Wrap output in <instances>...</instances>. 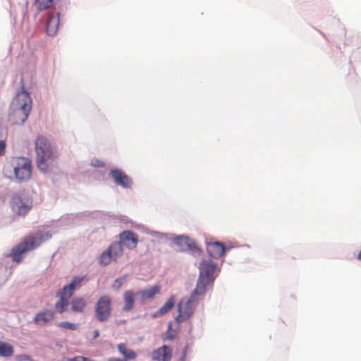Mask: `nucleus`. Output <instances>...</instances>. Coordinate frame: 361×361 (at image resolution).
<instances>
[{"instance_id":"obj_1","label":"nucleus","mask_w":361,"mask_h":361,"mask_svg":"<svg viewBox=\"0 0 361 361\" xmlns=\"http://www.w3.org/2000/svg\"><path fill=\"white\" fill-rule=\"evenodd\" d=\"M8 119L16 125H22L27 120L32 109V99L25 90L18 92L11 102Z\"/></svg>"},{"instance_id":"obj_2","label":"nucleus","mask_w":361,"mask_h":361,"mask_svg":"<svg viewBox=\"0 0 361 361\" xmlns=\"http://www.w3.org/2000/svg\"><path fill=\"white\" fill-rule=\"evenodd\" d=\"M36 161L39 169L47 171L49 165L54 161L55 155L53 149L44 137L39 136L35 140Z\"/></svg>"},{"instance_id":"obj_3","label":"nucleus","mask_w":361,"mask_h":361,"mask_svg":"<svg viewBox=\"0 0 361 361\" xmlns=\"http://www.w3.org/2000/svg\"><path fill=\"white\" fill-rule=\"evenodd\" d=\"M42 240V236L35 237L33 235H28L24 238L20 243L11 250V256L13 261L20 263L23 259L22 255L37 247Z\"/></svg>"},{"instance_id":"obj_4","label":"nucleus","mask_w":361,"mask_h":361,"mask_svg":"<svg viewBox=\"0 0 361 361\" xmlns=\"http://www.w3.org/2000/svg\"><path fill=\"white\" fill-rule=\"evenodd\" d=\"M82 281V278L75 277L72 281L67 286H65L63 289L57 294L59 296V300L55 304V308L60 314L67 310L69 305L68 300L73 295L75 289L80 287Z\"/></svg>"},{"instance_id":"obj_5","label":"nucleus","mask_w":361,"mask_h":361,"mask_svg":"<svg viewBox=\"0 0 361 361\" xmlns=\"http://www.w3.org/2000/svg\"><path fill=\"white\" fill-rule=\"evenodd\" d=\"M10 207L16 215L24 216L32 207V200L25 192H18L12 195Z\"/></svg>"},{"instance_id":"obj_6","label":"nucleus","mask_w":361,"mask_h":361,"mask_svg":"<svg viewBox=\"0 0 361 361\" xmlns=\"http://www.w3.org/2000/svg\"><path fill=\"white\" fill-rule=\"evenodd\" d=\"M12 166L15 177L18 182H25L32 176V162L25 157H17L13 160Z\"/></svg>"},{"instance_id":"obj_7","label":"nucleus","mask_w":361,"mask_h":361,"mask_svg":"<svg viewBox=\"0 0 361 361\" xmlns=\"http://www.w3.org/2000/svg\"><path fill=\"white\" fill-rule=\"evenodd\" d=\"M111 298L110 296H101L94 307V315L97 319L100 322L106 321L111 316Z\"/></svg>"},{"instance_id":"obj_8","label":"nucleus","mask_w":361,"mask_h":361,"mask_svg":"<svg viewBox=\"0 0 361 361\" xmlns=\"http://www.w3.org/2000/svg\"><path fill=\"white\" fill-rule=\"evenodd\" d=\"M197 300L191 298H183L178 303V314L176 320L178 323L188 320L193 314Z\"/></svg>"},{"instance_id":"obj_9","label":"nucleus","mask_w":361,"mask_h":361,"mask_svg":"<svg viewBox=\"0 0 361 361\" xmlns=\"http://www.w3.org/2000/svg\"><path fill=\"white\" fill-rule=\"evenodd\" d=\"M200 276L199 277L213 282L215 279V272L217 270L216 264L211 259H204L200 265Z\"/></svg>"},{"instance_id":"obj_10","label":"nucleus","mask_w":361,"mask_h":361,"mask_svg":"<svg viewBox=\"0 0 361 361\" xmlns=\"http://www.w3.org/2000/svg\"><path fill=\"white\" fill-rule=\"evenodd\" d=\"M119 243L122 247H126L129 250H133L137 247L138 243L137 235L131 231H124L119 235Z\"/></svg>"},{"instance_id":"obj_11","label":"nucleus","mask_w":361,"mask_h":361,"mask_svg":"<svg viewBox=\"0 0 361 361\" xmlns=\"http://www.w3.org/2000/svg\"><path fill=\"white\" fill-rule=\"evenodd\" d=\"M110 175L116 185L126 188H130L133 183L132 179L123 171L120 169H113L110 171Z\"/></svg>"},{"instance_id":"obj_12","label":"nucleus","mask_w":361,"mask_h":361,"mask_svg":"<svg viewBox=\"0 0 361 361\" xmlns=\"http://www.w3.org/2000/svg\"><path fill=\"white\" fill-rule=\"evenodd\" d=\"M55 318V313L54 311L44 309L36 314L33 319L35 324L39 326H44L51 322Z\"/></svg>"},{"instance_id":"obj_13","label":"nucleus","mask_w":361,"mask_h":361,"mask_svg":"<svg viewBox=\"0 0 361 361\" xmlns=\"http://www.w3.org/2000/svg\"><path fill=\"white\" fill-rule=\"evenodd\" d=\"M172 357V352L168 345H162L161 347L154 350L152 353V358L155 361H170Z\"/></svg>"},{"instance_id":"obj_14","label":"nucleus","mask_w":361,"mask_h":361,"mask_svg":"<svg viewBox=\"0 0 361 361\" xmlns=\"http://www.w3.org/2000/svg\"><path fill=\"white\" fill-rule=\"evenodd\" d=\"M213 283V282H209V281L199 277L196 287L190 298L197 300V296L204 295L207 288L212 287Z\"/></svg>"},{"instance_id":"obj_15","label":"nucleus","mask_w":361,"mask_h":361,"mask_svg":"<svg viewBox=\"0 0 361 361\" xmlns=\"http://www.w3.org/2000/svg\"><path fill=\"white\" fill-rule=\"evenodd\" d=\"M207 250L210 257L219 259L224 255L226 247L223 243L219 242L208 243Z\"/></svg>"},{"instance_id":"obj_16","label":"nucleus","mask_w":361,"mask_h":361,"mask_svg":"<svg viewBox=\"0 0 361 361\" xmlns=\"http://www.w3.org/2000/svg\"><path fill=\"white\" fill-rule=\"evenodd\" d=\"M159 293V286L155 285L151 286L150 288L137 291V296L140 298V301L141 302H144L146 300H152L154 296Z\"/></svg>"},{"instance_id":"obj_17","label":"nucleus","mask_w":361,"mask_h":361,"mask_svg":"<svg viewBox=\"0 0 361 361\" xmlns=\"http://www.w3.org/2000/svg\"><path fill=\"white\" fill-rule=\"evenodd\" d=\"M60 23L59 14H51L49 16L47 22V32L50 36L56 34Z\"/></svg>"},{"instance_id":"obj_18","label":"nucleus","mask_w":361,"mask_h":361,"mask_svg":"<svg viewBox=\"0 0 361 361\" xmlns=\"http://www.w3.org/2000/svg\"><path fill=\"white\" fill-rule=\"evenodd\" d=\"M137 296V292L134 293L133 290H126L123 293V301L124 305L123 310L125 312H129L132 310L135 306V297Z\"/></svg>"},{"instance_id":"obj_19","label":"nucleus","mask_w":361,"mask_h":361,"mask_svg":"<svg viewBox=\"0 0 361 361\" xmlns=\"http://www.w3.org/2000/svg\"><path fill=\"white\" fill-rule=\"evenodd\" d=\"M117 349L122 355V358L126 361L133 360L137 357V353L133 350L128 348L125 343H118Z\"/></svg>"},{"instance_id":"obj_20","label":"nucleus","mask_w":361,"mask_h":361,"mask_svg":"<svg viewBox=\"0 0 361 361\" xmlns=\"http://www.w3.org/2000/svg\"><path fill=\"white\" fill-rule=\"evenodd\" d=\"M71 310L74 312H82L87 306L86 301L81 297L73 298L71 300Z\"/></svg>"},{"instance_id":"obj_21","label":"nucleus","mask_w":361,"mask_h":361,"mask_svg":"<svg viewBox=\"0 0 361 361\" xmlns=\"http://www.w3.org/2000/svg\"><path fill=\"white\" fill-rule=\"evenodd\" d=\"M174 296H171L168 299L165 304L157 312H156L154 314L153 317H158L168 313L174 306Z\"/></svg>"},{"instance_id":"obj_22","label":"nucleus","mask_w":361,"mask_h":361,"mask_svg":"<svg viewBox=\"0 0 361 361\" xmlns=\"http://www.w3.org/2000/svg\"><path fill=\"white\" fill-rule=\"evenodd\" d=\"M14 348L13 346L4 341H0V356L9 357L13 355Z\"/></svg>"},{"instance_id":"obj_23","label":"nucleus","mask_w":361,"mask_h":361,"mask_svg":"<svg viewBox=\"0 0 361 361\" xmlns=\"http://www.w3.org/2000/svg\"><path fill=\"white\" fill-rule=\"evenodd\" d=\"M107 251L112 255L114 260H116L118 257L123 254V249L122 244L119 243V242H114L109 246Z\"/></svg>"},{"instance_id":"obj_24","label":"nucleus","mask_w":361,"mask_h":361,"mask_svg":"<svg viewBox=\"0 0 361 361\" xmlns=\"http://www.w3.org/2000/svg\"><path fill=\"white\" fill-rule=\"evenodd\" d=\"M189 241L190 240H189L188 238H187V237L180 236V237H178L176 238V243L177 244H180V245L184 244L187 246V247L189 250H193L199 255L201 254L202 250L200 248H199L198 247H197L195 244H192V243H189Z\"/></svg>"},{"instance_id":"obj_25","label":"nucleus","mask_w":361,"mask_h":361,"mask_svg":"<svg viewBox=\"0 0 361 361\" xmlns=\"http://www.w3.org/2000/svg\"><path fill=\"white\" fill-rule=\"evenodd\" d=\"M54 0H35V6L39 11L47 10L53 6Z\"/></svg>"},{"instance_id":"obj_26","label":"nucleus","mask_w":361,"mask_h":361,"mask_svg":"<svg viewBox=\"0 0 361 361\" xmlns=\"http://www.w3.org/2000/svg\"><path fill=\"white\" fill-rule=\"evenodd\" d=\"M113 260H114V259L112 257V255H111V254L107 250H106L101 254L99 262V264L102 266H106L109 264Z\"/></svg>"},{"instance_id":"obj_27","label":"nucleus","mask_w":361,"mask_h":361,"mask_svg":"<svg viewBox=\"0 0 361 361\" xmlns=\"http://www.w3.org/2000/svg\"><path fill=\"white\" fill-rule=\"evenodd\" d=\"M58 326L62 329H68V330H76L78 329V324L75 323H71L68 322H59Z\"/></svg>"},{"instance_id":"obj_28","label":"nucleus","mask_w":361,"mask_h":361,"mask_svg":"<svg viewBox=\"0 0 361 361\" xmlns=\"http://www.w3.org/2000/svg\"><path fill=\"white\" fill-rule=\"evenodd\" d=\"M67 361H94L92 359L85 357L82 356H76L73 358L68 359Z\"/></svg>"},{"instance_id":"obj_29","label":"nucleus","mask_w":361,"mask_h":361,"mask_svg":"<svg viewBox=\"0 0 361 361\" xmlns=\"http://www.w3.org/2000/svg\"><path fill=\"white\" fill-rule=\"evenodd\" d=\"M6 144L4 140H0V157L4 155L6 152Z\"/></svg>"},{"instance_id":"obj_30","label":"nucleus","mask_w":361,"mask_h":361,"mask_svg":"<svg viewBox=\"0 0 361 361\" xmlns=\"http://www.w3.org/2000/svg\"><path fill=\"white\" fill-rule=\"evenodd\" d=\"M123 279H117L114 281V287H116L117 289L120 288L123 285Z\"/></svg>"},{"instance_id":"obj_31","label":"nucleus","mask_w":361,"mask_h":361,"mask_svg":"<svg viewBox=\"0 0 361 361\" xmlns=\"http://www.w3.org/2000/svg\"><path fill=\"white\" fill-rule=\"evenodd\" d=\"M92 165L96 167H103L104 166V164L103 161L99 160H95L92 162Z\"/></svg>"},{"instance_id":"obj_32","label":"nucleus","mask_w":361,"mask_h":361,"mask_svg":"<svg viewBox=\"0 0 361 361\" xmlns=\"http://www.w3.org/2000/svg\"><path fill=\"white\" fill-rule=\"evenodd\" d=\"M107 361H126V360H123V358L112 357L109 358Z\"/></svg>"},{"instance_id":"obj_33","label":"nucleus","mask_w":361,"mask_h":361,"mask_svg":"<svg viewBox=\"0 0 361 361\" xmlns=\"http://www.w3.org/2000/svg\"><path fill=\"white\" fill-rule=\"evenodd\" d=\"M99 331H98V330H95V331H94V338H97V337L99 336Z\"/></svg>"},{"instance_id":"obj_34","label":"nucleus","mask_w":361,"mask_h":361,"mask_svg":"<svg viewBox=\"0 0 361 361\" xmlns=\"http://www.w3.org/2000/svg\"><path fill=\"white\" fill-rule=\"evenodd\" d=\"M356 258L358 259V260H361V250L358 252Z\"/></svg>"},{"instance_id":"obj_35","label":"nucleus","mask_w":361,"mask_h":361,"mask_svg":"<svg viewBox=\"0 0 361 361\" xmlns=\"http://www.w3.org/2000/svg\"><path fill=\"white\" fill-rule=\"evenodd\" d=\"M185 353L183 354L181 360L183 361L185 360Z\"/></svg>"},{"instance_id":"obj_36","label":"nucleus","mask_w":361,"mask_h":361,"mask_svg":"<svg viewBox=\"0 0 361 361\" xmlns=\"http://www.w3.org/2000/svg\"><path fill=\"white\" fill-rule=\"evenodd\" d=\"M25 358L26 360H30L29 357H27V356H25Z\"/></svg>"}]
</instances>
